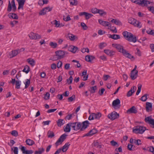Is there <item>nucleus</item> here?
<instances>
[{"instance_id":"c756f323","label":"nucleus","mask_w":154,"mask_h":154,"mask_svg":"<svg viewBox=\"0 0 154 154\" xmlns=\"http://www.w3.org/2000/svg\"><path fill=\"white\" fill-rule=\"evenodd\" d=\"M27 61L31 66H33L35 65V62L33 59L28 58L27 60Z\"/></svg>"},{"instance_id":"09e8293b","label":"nucleus","mask_w":154,"mask_h":154,"mask_svg":"<svg viewBox=\"0 0 154 154\" xmlns=\"http://www.w3.org/2000/svg\"><path fill=\"white\" fill-rule=\"evenodd\" d=\"M86 14H85V19L87 20L88 19L93 16L92 14L87 12L86 13Z\"/></svg>"},{"instance_id":"3c124183","label":"nucleus","mask_w":154,"mask_h":154,"mask_svg":"<svg viewBox=\"0 0 154 154\" xmlns=\"http://www.w3.org/2000/svg\"><path fill=\"white\" fill-rule=\"evenodd\" d=\"M110 142L111 145L113 146H117L116 147H118L119 146L117 142L114 140L111 141Z\"/></svg>"},{"instance_id":"e433bc0d","label":"nucleus","mask_w":154,"mask_h":154,"mask_svg":"<svg viewBox=\"0 0 154 154\" xmlns=\"http://www.w3.org/2000/svg\"><path fill=\"white\" fill-rule=\"evenodd\" d=\"M45 151V149L43 148L39 149L38 150L35 151V154H42Z\"/></svg>"},{"instance_id":"aec40b11","label":"nucleus","mask_w":154,"mask_h":154,"mask_svg":"<svg viewBox=\"0 0 154 154\" xmlns=\"http://www.w3.org/2000/svg\"><path fill=\"white\" fill-rule=\"evenodd\" d=\"M67 37L71 41H74L77 40L78 37L72 34L69 33L67 35Z\"/></svg>"},{"instance_id":"f257e3e1","label":"nucleus","mask_w":154,"mask_h":154,"mask_svg":"<svg viewBox=\"0 0 154 154\" xmlns=\"http://www.w3.org/2000/svg\"><path fill=\"white\" fill-rule=\"evenodd\" d=\"M112 46L116 48L118 51L122 53L123 55L126 57L130 59L133 58L134 59V57L132 56L128 51L123 49V47L120 44H118L114 43L112 44Z\"/></svg>"},{"instance_id":"4468645a","label":"nucleus","mask_w":154,"mask_h":154,"mask_svg":"<svg viewBox=\"0 0 154 154\" xmlns=\"http://www.w3.org/2000/svg\"><path fill=\"white\" fill-rule=\"evenodd\" d=\"M21 149L23 154H32L33 153V151L32 150H26V148L25 146H22Z\"/></svg>"},{"instance_id":"c85d7f7f","label":"nucleus","mask_w":154,"mask_h":154,"mask_svg":"<svg viewBox=\"0 0 154 154\" xmlns=\"http://www.w3.org/2000/svg\"><path fill=\"white\" fill-rule=\"evenodd\" d=\"M78 49L77 47L72 45L69 48V50L71 52L74 53L76 52Z\"/></svg>"},{"instance_id":"c03bdc74","label":"nucleus","mask_w":154,"mask_h":154,"mask_svg":"<svg viewBox=\"0 0 154 154\" xmlns=\"http://www.w3.org/2000/svg\"><path fill=\"white\" fill-rule=\"evenodd\" d=\"M75 95H73L71 97H69L68 100L69 102H72L75 100Z\"/></svg>"},{"instance_id":"37998d69","label":"nucleus","mask_w":154,"mask_h":154,"mask_svg":"<svg viewBox=\"0 0 154 154\" xmlns=\"http://www.w3.org/2000/svg\"><path fill=\"white\" fill-rule=\"evenodd\" d=\"M30 83V81L29 79H27L26 80V81L25 83V88H27L29 86Z\"/></svg>"},{"instance_id":"a18cd8bd","label":"nucleus","mask_w":154,"mask_h":154,"mask_svg":"<svg viewBox=\"0 0 154 154\" xmlns=\"http://www.w3.org/2000/svg\"><path fill=\"white\" fill-rule=\"evenodd\" d=\"M9 17L10 18H11L14 19H17L18 18L17 15L15 13H12L11 16L10 15Z\"/></svg>"},{"instance_id":"2f4dec72","label":"nucleus","mask_w":154,"mask_h":154,"mask_svg":"<svg viewBox=\"0 0 154 154\" xmlns=\"http://www.w3.org/2000/svg\"><path fill=\"white\" fill-rule=\"evenodd\" d=\"M26 144L29 146H32L35 143L34 141L30 139H28L26 140Z\"/></svg>"},{"instance_id":"f8f14e48","label":"nucleus","mask_w":154,"mask_h":154,"mask_svg":"<svg viewBox=\"0 0 154 154\" xmlns=\"http://www.w3.org/2000/svg\"><path fill=\"white\" fill-rule=\"evenodd\" d=\"M146 122L153 126L152 128H154V119H152L150 116L146 117L145 119Z\"/></svg>"},{"instance_id":"de8ad7c7","label":"nucleus","mask_w":154,"mask_h":154,"mask_svg":"<svg viewBox=\"0 0 154 154\" xmlns=\"http://www.w3.org/2000/svg\"><path fill=\"white\" fill-rule=\"evenodd\" d=\"M149 4L148 5V6L147 7H148V10L151 12H152L154 14V7L153 6H150L149 7ZM151 5H153V3L152 2V4L151 5V4H150Z\"/></svg>"},{"instance_id":"c9c22d12","label":"nucleus","mask_w":154,"mask_h":154,"mask_svg":"<svg viewBox=\"0 0 154 154\" xmlns=\"http://www.w3.org/2000/svg\"><path fill=\"white\" fill-rule=\"evenodd\" d=\"M30 71V68L29 66L27 65L25 66L23 70V72H25L26 73H28Z\"/></svg>"},{"instance_id":"69168bd1","label":"nucleus","mask_w":154,"mask_h":154,"mask_svg":"<svg viewBox=\"0 0 154 154\" xmlns=\"http://www.w3.org/2000/svg\"><path fill=\"white\" fill-rule=\"evenodd\" d=\"M49 93L48 92H47L45 95L44 99L45 100H48L49 99Z\"/></svg>"},{"instance_id":"7c9ffc66","label":"nucleus","mask_w":154,"mask_h":154,"mask_svg":"<svg viewBox=\"0 0 154 154\" xmlns=\"http://www.w3.org/2000/svg\"><path fill=\"white\" fill-rule=\"evenodd\" d=\"M110 36L109 37L115 39V40H117L118 39H119L120 38V37L119 35L117 34H113L112 35H110Z\"/></svg>"},{"instance_id":"7ed1b4c3","label":"nucleus","mask_w":154,"mask_h":154,"mask_svg":"<svg viewBox=\"0 0 154 154\" xmlns=\"http://www.w3.org/2000/svg\"><path fill=\"white\" fill-rule=\"evenodd\" d=\"M122 34L124 38L127 40L134 43H135L137 42L136 37L131 32L125 31L123 32Z\"/></svg>"},{"instance_id":"473e14b6","label":"nucleus","mask_w":154,"mask_h":154,"mask_svg":"<svg viewBox=\"0 0 154 154\" xmlns=\"http://www.w3.org/2000/svg\"><path fill=\"white\" fill-rule=\"evenodd\" d=\"M94 119H99L101 116V114L100 112L93 113Z\"/></svg>"},{"instance_id":"423d86ee","label":"nucleus","mask_w":154,"mask_h":154,"mask_svg":"<svg viewBox=\"0 0 154 154\" xmlns=\"http://www.w3.org/2000/svg\"><path fill=\"white\" fill-rule=\"evenodd\" d=\"M146 130V128L141 126H137L135 128L133 129V131L135 133H139L142 134Z\"/></svg>"},{"instance_id":"a878e982","label":"nucleus","mask_w":154,"mask_h":154,"mask_svg":"<svg viewBox=\"0 0 154 154\" xmlns=\"http://www.w3.org/2000/svg\"><path fill=\"white\" fill-rule=\"evenodd\" d=\"M70 145L69 143H67L63 146L62 150L63 152H66L69 148V147Z\"/></svg>"},{"instance_id":"864d4df0","label":"nucleus","mask_w":154,"mask_h":154,"mask_svg":"<svg viewBox=\"0 0 154 154\" xmlns=\"http://www.w3.org/2000/svg\"><path fill=\"white\" fill-rule=\"evenodd\" d=\"M98 13H99L100 16H102L103 15H106V13L102 10L98 9Z\"/></svg>"},{"instance_id":"bf43d9fd","label":"nucleus","mask_w":154,"mask_h":154,"mask_svg":"<svg viewBox=\"0 0 154 154\" xmlns=\"http://www.w3.org/2000/svg\"><path fill=\"white\" fill-rule=\"evenodd\" d=\"M81 25L84 30H86L88 29V27L85 23H81Z\"/></svg>"},{"instance_id":"680f3d73","label":"nucleus","mask_w":154,"mask_h":154,"mask_svg":"<svg viewBox=\"0 0 154 154\" xmlns=\"http://www.w3.org/2000/svg\"><path fill=\"white\" fill-rule=\"evenodd\" d=\"M59 57H58L57 54L53 56L52 57L51 60H59Z\"/></svg>"},{"instance_id":"72a5a7b5","label":"nucleus","mask_w":154,"mask_h":154,"mask_svg":"<svg viewBox=\"0 0 154 154\" xmlns=\"http://www.w3.org/2000/svg\"><path fill=\"white\" fill-rule=\"evenodd\" d=\"M94 145L96 147L100 149L102 148V145L99 143L97 141L94 142Z\"/></svg>"},{"instance_id":"5fc2aeb1","label":"nucleus","mask_w":154,"mask_h":154,"mask_svg":"<svg viewBox=\"0 0 154 154\" xmlns=\"http://www.w3.org/2000/svg\"><path fill=\"white\" fill-rule=\"evenodd\" d=\"M63 20L65 21H67L71 20L70 16L69 15L67 16L66 17L65 16H63Z\"/></svg>"},{"instance_id":"1a4fd4ad","label":"nucleus","mask_w":154,"mask_h":154,"mask_svg":"<svg viewBox=\"0 0 154 154\" xmlns=\"http://www.w3.org/2000/svg\"><path fill=\"white\" fill-rule=\"evenodd\" d=\"M28 35L30 38L32 39H39L41 37V35L33 32H30Z\"/></svg>"},{"instance_id":"774afa93","label":"nucleus","mask_w":154,"mask_h":154,"mask_svg":"<svg viewBox=\"0 0 154 154\" xmlns=\"http://www.w3.org/2000/svg\"><path fill=\"white\" fill-rule=\"evenodd\" d=\"M106 44L105 43H101L99 45V47L100 49H102L104 47L106 46Z\"/></svg>"},{"instance_id":"f03ea898","label":"nucleus","mask_w":154,"mask_h":154,"mask_svg":"<svg viewBox=\"0 0 154 154\" xmlns=\"http://www.w3.org/2000/svg\"><path fill=\"white\" fill-rule=\"evenodd\" d=\"M75 127L76 128V131L80 130L82 131L85 130L88 126L89 123L88 121H85L82 123L75 122Z\"/></svg>"},{"instance_id":"6e6d98bb","label":"nucleus","mask_w":154,"mask_h":154,"mask_svg":"<svg viewBox=\"0 0 154 154\" xmlns=\"http://www.w3.org/2000/svg\"><path fill=\"white\" fill-rule=\"evenodd\" d=\"M73 78L72 76H70L68 79H67V82L69 84H71L72 83Z\"/></svg>"},{"instance_id":"58836bf2","label":"nucleus","mask_w":154,"mask_h":154,"mask_svg":"<svg viewBox=\"0 0 154 154\" xmlns=\"http://www.w3.org/2000/svg\"><path fill=\"white\" fill-rule=\"evenodd\" d=\"M148 96V94H145L141 97V98L140 99V100L143 101H146L147 99V97Z\"/></svg>"},{"instance_id":"79ce46f5","label":"nucleus","mask_w":154,"mask_h":154,"mask_svg":"<svg viewBox=\"0 0 154 154\" xmlns=\"http://www.w3.org/2000/svg\"><path fill=\"white\" fill-rule=\"evenodd\" d=\"M146 32L148 34L154 36V30H152L149 29V30H146Z\"/></svg>"},{"instance_id":"20e7f679","label":"nucleus","mask_w":154,"mask_h":154,"mask_svg":"<svg viewBox=\"0 0 154 154\" xmlns=\"http://www.w3.org/2000/svg\"><path fill=\"white\" fill-rule=\"evenodd\" d=\"M131 1L142 7H147L149 4L152 5V2L147 0H131Z\"/></svg>"},{"instance_id":"052dcab7","label":"nucleus","mask_w":154,"mask_h":154,"mask_svg":"<svg viewBox=\"0 0 154 154\" xmlns=\"http://www.w3.org/2000/svg\"><path fill=\"white\" fill-rule=\"evenodd\" d=\"M50 45L53 48H56L57 46V44L56 43H54L52 42L50 43Z\"/></svg>"},{"instance_id":"49530a36","label":"nucleus","mask_w":154,"mask_h":154,"mask_svg":"<svg viewBox=\"0 0 154 154\" xmlns=\"http://www.w3.org/2000/svg\"><path fill=\"white\" fill-rule=\"evenodd\" d=\"M69 124L70 125L71 128H72L73 130L76 131V128L75 127V122H70Z\"/></svg>"},{"instance_id":"0eeeda50","label":"nucleus","mask_w":154,"mask_h":154,"mask_svg":"<svg viewBox=\"0 0 154 154\" xmlns=\"http://www.w3.org/2000/svg\"><path fill=\"white\" fill-rule=\"evenodd\" d=\"M67 135L64 134L60 136L55 143L56 145L57 146L61 144L66 138Z\"/></svg>"},{"instance_id":"ea45409f","label":"nucleus","mask_w":154,"mask_h":154,"mask_svg":"<svg viewBox=\"0 0 154 154\" xmlns=\"http://www.w3.org/2000/svg\"><path fill=\"white\" fill-rule=\"evenodd\" d=\"M48 137L52 138L54 136V134L53 132L51 131H49L48 133Z\"/></svg>"},{"instance_id":"39448f33","label":"nucleus","mask_w":154,"mask_h":154,"mask_svg":"<svg viewBox=\"0 0 154 154\" xmlns=\"http://www.w3.org/2000/svg\"><path fill=\"white\" fill-rule=\"evenodd\" d=\"M128 22L133 25L139 28H141L142 26L141 23L133 18H130L128 20Z\"/></svg>"},{"instance_id":"0e129e2a","label":"nucleus","mask_w":154,"mask_h":154,"mask_svg":"<svg viewBox=\"0 0 154 154\" xmlns=\"http://www.w3.org/2000/svg\"><path fill=\"white\" fill-rule=\"evenodd\" d=\"M105 89L104 88H102L101 89V90H99L98 91V93L100 94V95H102L103 93L105 91Z\"/></svg>"},{"instance_id":"4d7b16f0","label":"nucleus","mask_w":154,"mask_h":154,"mask_svg":"<svg viewBox=\"0 0 154 154\" xmlns=\"http://www.w3.org/2000/svg\"><path fill=\"white\" fill-rule=\"evenodd\" d=\"M134 143L136 145H139L141 144V141L140 140H134Z\"/></svg>"},{"instance_id":"e2e57ef3","label":"nucleus","mask_w":154,"mask_h":154,"mask_svg":"<svg viewBox=\"0 0 154 154\" xmlns=\"http://www.w3.org/2000/svg\"><path fill=\"white\" fill-rule=\"evenodd\" d=\"M98 9L96 8H92L91 11L92 13L94 14L98 13Z\"/></svg>"},{"instance_id":"a19ab883","label":"nucleus","mask_w":154,"mask_h":154,"mask_svg":"<svg viewBox=\"0 0 154 154\" xmlns=\"http://www.w3.org/2000/svg\"><path fill=\"white\" fill-rule=\"evenodd\" d=\"M70 5H76L78 4V2L76 0H69Z\"/></svg>"},{"instance_id":"5701e85b","label":"nucleus","mask_w":154,"mask_h":154,"mask_svg":"<svg viewBox=\"0 0 154 154\" xmlns=\"http://www.w3.org/2000/svg\"><path fill=\"white\" fill-rule=\"evenodd\" d=\"M17 1L18 3V9L22 8L24 5L25 0H17Z\"/></svg>"},{"instance_id":"b1692460","label":"nucleus","mask_w":154,"mask_h":154,"mask_svg":"<svg viewBox=\"0 0 154 154\" xmlns=\"http://www.w3.org/2000/svg\"><path fill=\"white\" fill-rule=\"evenodd\" d=\"M64 131L66 132H69L71 131V127L69 123L67 124L64 126L63 128Z\"/></svg>"},{"instance_id":"f704fd0d","label":"nucleus","mask_w":154,"mask_h":154,"mask_svg":"<svg viewBox=\"0 0 154 154\" xmlns=\"http://www.w3.org/2000/svg\"><path fill=\"white\" fill-rule=\"evenodd\" d=\"M102 25L105 27L108 26L109 27H111V24L108 22L106 21H104L103 22Z\"/></svg>"},{"instance_id":"cd10ccee","label":"nucleus","mask_w":154,"mask_h":154,"mask_svg":"<svg viewBox=\"0 0 154 154\" xmlns=\"http://www.w3.org/2000/svg\"><path fill=\"white\" fill-rule=\"evenodd\" d=\"M94 57L92 56L87 55L85 56V60L88 62H91L94 58Z\"/></svg>"},{"instance_id":"8fccbe9b","label":"nucleus","mask_w":154,"mask_h":154,"mask_svg":"<svg viewBox=\"0 0 154 154\" xmlns=\"http://www.w3.org/2000/svg\"><path fill=\"white\" fill-rule=\"evenodd\" d=\"M97 88L96 86L92 87H91L90 92L91 93H94L95 92V90L97 89Z\"/></svg>"},{"instance_id":"f3484780","label":"nucleus","mask_w":154,"mask_h":154,"mask_svg":"<svg viewBox=\"0 0 154 154\" xmlns=\"http://www.w3.org/2000/svg\"><path fill=\"white\" fill-rule=\"evenodd\" d=\"M137 111L134 106H133L131 108L129 109L127 111V113L128 114L130 113H136Z\"/></svg>"},{"instance_id":"dca6fc26","label":"nucleus","mask_w":154,"mask_h":154,"mask_svg":"<svg viewBox=\"0 0 154 154\" xmlns=\"http://www.w3.org/2000/svg\"><path fill=\"white\" fill-rule=\"evenodd\" d=\"M20 52L19 50L12 51L9 53V55L10 57L12 58L16 56Z\"/></svg>"},{"instance_id":"ddd939ff","label":"nucleus","mask_w":154,"mask_h":154,"mask_svg":"<svg viewBox=\"0 0 154 154\" xmlns=\"http://www.w3.org/2000/svg\"><path fill=\"white\" fill-rule=\"evenodd\" d=\"M56 54H57L58 57L60 59L64 57L65 54V52L63 51L59 50L56 51L55 52Z\"/></svg>"},{"instance_id":"bb28decb","label":"nucleus","mask_w":154,"mask_h":154,"mask_svg":"<svg viewBox=\"0 0 154 154\" xmlns=\"http://www.w3.org/2000/svg\"><path fill=\"white\" fill-rule=\"evenodd\" d=\"M65 123V122L63 119H59L57 122V126L59 127H61Z\"/></svg>"},{"instance_id":"13d9d810","label":"nucleus","mask_w":154,"mask_h":154,"mask_svg":"<svg viewBox=\"0 0 154 154\" xmlns=\"http://www.w3.org/2000/svg\"><path fill=\"white\" fill-rule=\"evenodd\" d=\"M11 134L15 137H17L18 135V133L17 131L16 130H14L12 131Z\"/></svg>"},{"instance_id":"393cba45","label":"nucleus","mask_w":154,"mask_h":154,"mask_svg":"<svg viewBox=\"0 0 154 154\" xmlns=\"http://www.w3.org/2000/svg\"><path fill=\"white\" fill-rule=\"evenodd\" d=\"M104 53L106 54L111 56H112L114 55L115 53V52L114 51L110 50H104Z\"/></svg>"},{"instance_id":"603ef678","label":"nucleus","mask_w":154,"mask_h":154,"mask_svg":"<svg viewBox=\"0 0 154 154\" xmlns=\"http://www.w3.org/2000/svg\"><path fill=\"white\" fill-rule=\"evenodd\" d=\"M114 23L116 24L119 26L122 25V23L119 20H117V19H115Z\"/></svg>"},{"instance_id":"6e6552de","label":"nucleus","mask_w":154,"mask_h":154,"mask_svg":"<svg viewBox=\"0 0 154 154\" xmlns=\"http://www.w3.org/2000/svg\"><path fill=\"white\" fill-rule=\"evenodd\" d=\"M108 117L109 119L113 120L118 118L119 117V115L116 112L113 111L111 113L109 114L108 115Z\"/></svg>"},{"instance_id":"6ab92c4d","label":"nucleus","mask_w":154,"mask_h":154,"mask_svg":"<svg viewBox=\"0 0 154 154\" xmlns=\"http://www.w3.org/2000/svg\"><path fill=\"white\" fill-rule=\"evenodd\" d=\"M152 104L150 102H146V109L147 112H149L152 110Z\"/></svg>"},{"instance_id":"4be33fe9","label":"nucleus","mask_w":154,"mask_h":154,"mask_svg":"<svg viewBox=\"0 0 154 154\" xmlns=\"http://www.w3.org/2000/svg\"><path fill=\"white\" fill-rule=\"evenodd\" d=\"M47 8L49 9V11H51L52 9V8H50V7H47L43 9L42 10L40 11L39 13V14L41 15H44L46 14L47 11H45V9H47Z\"/></svg>"},{"instance_id":"4c0bfd02","label":"nucleus","mask_w":154,"mask_h":154,"mask_svg":"<svg viewBox=\"0 0 154 154\" xmlns=\"http://www.w3.org/2000/svg\"><path fill=\"white\" fill-rule=\"evenodd\" d=\"M52 24L55 25L57 27H60L61 26H60V24L59 22L57 21L56 20H54L52 22Z\"/></svg>"},{"instance_id":"a211bd4d","label":"nucleus","mask_w":154,"mask_h":154,"mask_svg":"<svg viewBox=\"0 0 154 154\" xmlns=\"http://www.w3.org/2000/svg\"><path fill=\"white\" fill-rule=\"evenodd\" d=\"M137 88L135 86H133L131 89L128 92L127 94V96L128 97H130L132 95V94L135 91Z\"/></svg>"},{"instance_id":"412c9836","label":"nucleus","mask_w":154,"mask_h":154,"mask_svg":"<svg viewBox=\"0 0 154 154\" xmlns=\"http://www.w3.org/2000/svg\"><path fill=\"white\" fill-rule=\"evenodd\" d=\"M97 131V130L96 129H93L90 130L89 132L86 134L85 136H92L96 133Z\"/></svg>"},{"instance_id":"338daca9","label":"nucleus","mask_w":154,"mask_h":154,"mask_svg":"<svg viewBox=\"0 0 154 154\" xmlns=\"http://www.w3.org/2000/svg\"><path fill=\"white\" fill-rule=\"evenodd\" d=\"M110 30L113 32L115 33H116L117 32L116 28L115 27H112V28L110 29Z\"/></svg>"},{"instance_id":"9b49d317","label":"nucleus","mask_w":154,"mask_h":154,"mask_svg":"<svg viewBox=\"0 0 154 154\" xmlns=\"http://www.w3.org/2000/svg\"><path fill=\"white\" fill-rule=\"evenodd\" d=\"M120 101L119 99H116L114 100L112 103L113 106L116 108H119L121 105H120Z\"/></svg>"},{"instance_id":"9d476101","label":"nucleus","mask_w":154,"mask_h":154,"mask_svg":"<svg viewBox=\"0 0 154 154\" xmlns=\"http://www.w3.org/2000/svg\"><path fill=\"white\" fill-rule=\"evenodd\" d=\"M10 83H12L13 85L15 83L16 88L17 89H20V85L21 84V82L20 80H17L15 79H11V81L10 82Z\"/></svg>"},{"instance_id":"2eb2a0df","label":"nucleus","mask_w":154,"mask_h":154,"mask_svg":"<svg viewBox=\"0 0 154 154\" xmlns=\"http://www.w3.org/2000/svg\"><path fill=\"white\" fill-rule=\"evenodd\" d=\"M138 71H135V72L131 71L130 74V76L133 80H134L136 79L137 77V73Z\"/></svg>"}]
</instances>
